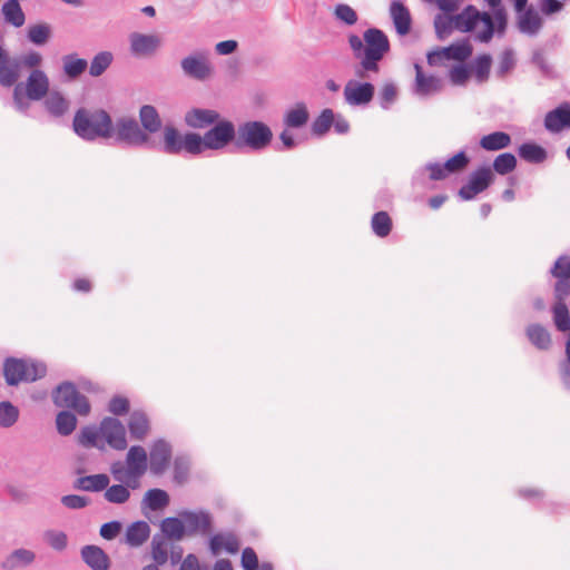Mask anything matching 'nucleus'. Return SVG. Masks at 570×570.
Instances as JSON below:
<instances>
[{
	"mask_svg": "<svg viewBox=\"0 0 570 570\" xmlns=\"http://www.w3.org/2000/svg\"><path fill=\"white\" fill-rule=\"evenodd\" d=\"M171 459V446L163 439L155 441L150 448V472L155 475L163 474Z\"/></svg>",
	"mask_w": 570,
	"mask_h": 570,
	"instance_id": "obj_17",
	"label": "nucleus"
},
{
	"mask_svg": "<svg viewBox=\"0 0 570 570\" xmlns=\"http://www.w3.org/2000/svg\"><path fill=\"white\" fill-rule=\"evenodd\" d=\"M390 14L399 35L404 36L411 29V14L409 9L400 1H393L390 7Z\"/></svg>",
	"mask_w": 570,
	"mask_h": 570,
	"instance_id": "obj_25",
	"label": "nucleus"
},
{
	"mask_svg": "<svg viewBox=\"0 0 570 570\" xmlns=\"http://www.w3.org/2000/svg\"><path fill=\"white\" fill-rule=\"evenodd\" d=\"M52 400L58 407L71 409L81 416H87L91 411L87 396L79 393L71 382L59 384L52 392Z\"/></svg>",
	"mask_w": 570,
	"mask_h": 570,
	"instance_id": "obj_7",
	"label": "nucleus"
},
{
	"mask_svg": "<svg viewBox=\"0 0 570 570\" xmlns=\"http://www.w3.org/2000/svg\"><path fill=\"white\" fill-rule=\"evenodd\" d=\"M373 233L379 237H386L392 229V220L386 212H377L371 220Z\"/></svg>",
	"mask_w": 570,
	"mask_h": 570,
	"instance_id": "obj_47",
	"label": "nucleus"
},
{
	"mask_svg": "<svg viewBox=\"0 0 570 570\" xmlns=\"http://www.w3.org/2000/svg\"><path fill=\"white\" fill-rule=\"evenodd\" d=\"M46 542L56 551H62L67 548L68 537L62 531L48 530L45 532Z\"/></svg>",
	"mask_w": 570,
	"mask_h": 570,
	"instance_id": "obj_55",
	"label": "nucleus"
},
{
	"mask_svg": "<svg viewBox=\"0 0 570 570\" xmlns=\"http://www.w3.org/2000/svg\"><path fill=\"white\" fill-rule=\"evenodd\" d=\"M492 9V20L494 23V33L502 37L508 26V17L501 0H484Z\"/></svg>",
	"mask_w": 570,
	"mask_h": 570,
	"instance_id": "obj_34",
	"label": "nucleus"
},
{
	"mask_svg": "<svg viewBox=\"0 0 570 570\" xmlns=\"http://www.w3.org/2000/svg\"><path fill=\"white\" fill-rule=\"evenodd\" d=\"M109 476L104 473L86 475L78 478L73 488L81 491L99 492L109 485Z\"/></svg>",
	"mask_w": 570,
	"mask_h": 570,
	"instance_id": "obj_31",
	"label": "nucleus"
},
{
	"mask_svg": "<svg viewBox=\"0 0 570 570\" xmlns=\"http://www.w3.org/2000/svg\"><path fill=\"white\" fill-rule=\"evenodd\" d=\"M36 560V553L32 550L20 548L13 550L1 562L3 570H19L31 566Z\"/></svg>",
	"mask_w": 570,
	"mask_h": 570,
	"instance_id": "obj_22",
	"label": "nucleus"
},
{
	"mask_svg": "<svg viewBox=\"0 0 570 570\" xmlns=\"http://www.w3.org/2000/svg\"><path fill=\"white\" fill-rule=\"evenodd\" d=\"M348 45L354 58L358 61L355 67V76L360 79H368L370 73L380 72V62L390 51L387 36L377 28H368L363 38L357 35L348 36Z\"/></svg>",
	"mask_w": 570,
	"mask_h": 570,
	"instance_id": "obj_1",
	"label": "nucleus"
},
{
	"mask_svg": "<svg viewBox=\"0 0 570 570\" xmlns=\"http://www.w3.org/2000/svg\"><path fill=\"white\" fill-rule=\"evenodd\" d=\"M19 419V409L9 401L0 402V426H13Z\"/></svg>",
	"mask_w": 570,
	"mask_h": 570,
	"instance_id": "obj_51",
	"label": "nucleus"
},
{
	"mask_svg": "<svg viewBox=\"0 0 570 570\" xmlns=\"http://www.w3.org/2000/svg\"><path fill=\"white\" fill-rule=\"evenodd\" d=\"M160 528L166 539L181 540L186 533L181 518H166L163 520Z\"/></svg>",
	"mask_w": 570,
	"mask_h": 570,
	"instance_id": "obj_41",
	"label": "nucleus"
},
{
	"mask_svg": "<svg viewBox=\"0 0 570 570\" xmlns=\"http://www.w3.org/2000/svg\"><path fill=\"white\" fill-rule=\"evenodd\" d=\"M141 129L147 134H156L161 129V118L157 109L151 105H144L139 109Z\"/></svg>",
	"mask_w": 570,
	"mask_h": 570,
	"instance_id": "obj_27",
	"label": "nucleus"
},
{
	"mask_svg": "<svg viewBox=\"0 0 570 570\" xmlns=\"http://www.w3.org/2000/svg\"><path fill=\"white\" fill-rule=\"evenodd\" d=\"M209 547L214 554H218L222 550L236 553L239 550V541L233 533H219L210 538Z\"/></svg>",
	"mask_w": 570,
	"mask_h": 570,
	"instance_id": "obj_30",
	"label": "nucleus"
},
{
	"mask_svg": "<svg viewBox=\"0 0 570 570\" xmlns=\"http://www.w3.org/2000/svg\"><path fill=\"white\" fill-rule=\"evenodd\" d=\"M56 425L60 435H70L77 426V417L69 411H61L56 417Z\"/></svg>",
	"mask_w": 570,
	"mask_h": 570,
	"instance_id": "obj_50",
	"label": "nucleus"
},
{
	"mask_svg": "<svg viewBox=\"0 0 570 570\" xmlns=\"http://www.w3.org/2000/svg\"><path fill=\"white\" fill-rule=\"evenodd\" d=\"M100 433L106 442L115 450L127 448L126 429L116 417H105L100 423Z\"/></svg>",
	"mask_w": 570,
	"mask_h": 570,
	"instance_id": "obj_13",
	"label": "nucleus"
},
{
	"mask_svg": "<svg viewBox=\"0 0 570 570\" xmlns=\"http://www.w3.org/2000/svg\"><path fill=\"white\" fill-rule=\"evenodd\" d=\"M518 26L521 32L527 33L529 36H534L541 29L542 20L540 16L533 10H523L522 14L519 18Z\"/></svg>",
	"mask_w": 570,
	"mask_h": 570,
	"instance_id": "obj_35",
	"label": "nucleus"
},
{
	"mask_svg": "<svg viewBox=\"0 0 570 570\" xmlns=\"http://www.w3.org/2000/svg\"><path fill=\"white\" fill-rule=\"evenodd\" d=\"M144 503H146L150 510L158 511L168 505L169 495L161 489H151L146 492Z\"/></svg>",
	"mask_w": 570,
	"mask_h": 570,
	"instance_id": "obj_43",
	"label": "nucleus"
},
{
	"mask_svg": "<svg viewBox=\"0 0 570 570\" xmlns=\"http://www.w3.org/2000/svg\"><path fill=\"white\" fill-rule=\"evenodd\" d=\"M493 178L494 176L490 167L483 166L478 168L470 175L468 184L460 188V197L464 200L473 199L491 185Z\"/></svg>",
	"mask_w": 570,
	"mask_h": 570,
	"instance_id": "obj_11",
	"label": "nucleus"
},
{
	"mask_svg": "<svg viewBox=\"0 0 570 570\" xmlns=\"http://www.w3.org/2000/svg\"><path fill=\"white\" fill-rule=\"evenodd\" d=\"M517 167V158L511 153H503L493 160L492 168L499 175H508Z\"/></svg>",
	"mask_w": 570,
	"mask_h": 570,
	"instance_id": "obj_49",
	"label": "nucleus"
},
{
	"mask_svg": "<svg viewBox=\"0 0 570 570\" xmlns=\"http://www.w3.org/2000/svg\"><path fill=\"white\" fill-rule=\"evenodd\" d=\"M20 78V61L0 46V85L13 86Z\"/></svg>",
	"mask_w": 570,
	"mask_h": 570,
	"instance_id": "obj_16",
	"label": "nucleus"
},
{
	"mask_svg": "<svg viewBox=\"0 0 570 570\" xmlns=\"http://www.w3.org/2000/svg\"><path fill=\"white\" fill-rule=\"evenodd\" d=\"M51 36V28L47 23L31 24L28 28L27 38L36 46H43Z\"/></svg>",
	"mask_w": 570,
	"mask_h": 570,
	"instance_id": "obj_45",
	"label": "nucleus"
},
{
	"mask_svg": "<svg viewBox=\"0 0 570 570\" xmlns=\"http://www.w3.org/2000/svg\"><path fill=\"white\" fill-rule=\"evenodd\" d=\"M511 145V136L504 131H494L480 139V147L487 151H497Z\"/></svg>",
	"mask_w": 570,
	"mask_h": 570,
	"instance_id": "obj_32",
	"label": "nucleus"
},
{
	"mask_svg": "<svg viewBox=\"0 0 570 570\" xmlns=\"http://www.w3.org/2000/svg\"><path fill=\"white\" fill-rule=\"evenodd\" d=\"M544 126L551 132H558L570 127V105L564 104L549 111L544 117Z\"/></svg>",
	"mask_w": 570,
	"mask_h": 570,
	"instance_id": "obj_23",
	"label": "nucleus"
},
{
	"mask_svg": "<svg viewBox=\"0 0 570 570\" xmlns=\"http://www.w3.org/2000/svg\"><path fill=\"white\" fill-rule=\"evenodd\" d=\"M108 411L114 415H124L129 411V401L127 397L116 395L108 404Z\"/></svg>",
	"mask_w": 570,
	"mask_h": 570,
	"instance_id": "obj_61",
	"label": "nucleus"
},
{
	"mask_svg": "<svg viewBox=\"0 0 570 570\" xmlns=\"http://www.w3.org/2000/svg\"><path fill=\"white\" fill-rule=\"evenodd\" d=\"M87 67V60L79 58L77 53H69L62 57L63 73L71 80L82 75Z\"/></svg>",
	"mask_w": 570,
	"mask_h": 570,
	"instance_id": "obj_33",
	"label": "nucleus"
},
{
	"mask_svg": "<svg viewBox=\"0 0 570 570\" xmlns=\"http://www.w3.org/2000/svg\"><path fill=\"white\" fill-rule=\"evenodd\" d=\"M195 132L180 134L174 126L167 125L163 130V141L160 149L168 155H180L183 153L189 155H198L197 147H194Z\"/></svg>",
	"mask_w": 570,
	"mask_h": 570,
	"instance_id": "obj_9",
	"label": "nucleus"
},
{
	"mask_svg": "<svg viewBox=\"0 0 570 570\" xmlns=\"http://www.w3.org/2000/svg\"><path fill=\"white\" fill-rule=\"evenodd\" d=\"M220 120V115L214 109L193 108L185 115V122L188 127L204 129Z\"/></svg>",
	"mask_w": 570,
	"mask_h": 570,
	"instance_id": "obj_21",
	"label": "nucleus"
},
{
	"mask_svg": "<svg viewBox=\"0 0 570 570\" xmlns=\"http://www.w3.org/2000/svg\"><path fill=\"white\" fill-rule=\"evenodd\" d=\"M236 128L230 120H218L208 129L204 136L196 134L194 139V147H197L198 155L203 154L206 149L222 150L230 142L235 144Z\"/></svg>",
	"mask_w": 570,
	"mask_h": 570,
	"instance_id": "obj_5",
	"label": "nucleus"
},
{
	"mask_svg": "<svg viewBox=\"0 0 570 570\" xmlns=\"http://www.w3.org/2000/svg\"><path fill=\"white\" fill-rule=\"evenodd\" d=\"M375 88L371 82L350 80L344 87L345 101L351 106H364L372 101Z\"/></svg>",
	"mask_w": 570,
	"mask_h": 570,
	"instance_id": "obj_12",
	"label": "nucleus"
},
{
	"mask_svg": "<svg viewBox=\"0 0 570 570\" xmlns=\"http://www.w3.org/2000/svg\"><path fill=\"white\" fill-rule=\"evenodd\" d=\"M180 66L187 77L199 81L210 78L214 72V67L206 51H197L183 58Z\"/></svg>",
	"mask_w": 570,
	"mask_h": 570,
	"instance_id": "obj_10",
	"label": "nucleus"
},
{
	"mask_svg": "<svg viewBox=\"0 0 570 570\" xmlns=\"http://www.w3.org/2000/svg\"><path fill=\"white\" fill-rule=\"evenodd\" d=\"M434 27L440 38L449 36L453 29L461 32L474 31L475 40L482 43L490 42L494 36V23L491 14L480 11L474 6L465 7L453 17L439 14L434 20Z\"/></svg>",
	"mask_w": 570,
	"mask_h": 570,
	"instance_id": "obj_2",
	"label": "nucleus"
},
{
	"mask_svg": "<svg viewBox=\"0 0 570 570\" xmlns=\"http://www.w3.org/2000/svg\"><path fill=\"white\" fill-rule=\"evenodd\" d=\"M308 118L307 108L301 102L285 114L284 124L288 128H301L307 124Z\"/></svg>",
	"mask_w": 570,
	"mask_h": 570,
	"instance_id": "obj_37",
	"label": "nucleus"
},
{
	"mask_svg": "<svg viewBox=\"0 0 570 570\" xmlns=\"http://www.w3.org/2000/svg\"><path fill=\"white\" fill-rule=\"evenodd\" d=\"M415 82L414 94L421 97H428L440 92L443 89L441 78L433 75H425L419 63L414 65Z\"/></svg>",
	"mask_w": 570,
	"mask_h": 570,
	"instance_id": "obj_19",
	"label": "nucleus"
},
{
	"mask_svg": "<svg viewBox=\"0 0 570 570\" xmlns=\"http://www.w3.org/2000/svg\"><path fill=\"white\" fill-rule=\"evenodd\" d=\"M47 367L43 363L31 360L9 357L3 364V375L8 385L20 382H33L45 376Z\"/></svg>",
	"mask_w": 570,
	"mask_h": 570,
	"instance_id": "obj_6",
	"label": "nucleus"
},
{
	"mask_svg": "<svg viewBox=\"0 0 570 570\" xmlns=\"http://www.w3.org/2000/svg\"><path fill=\"white\" fill-rule=\"evenodd\" d=\"M130 435L135 440H144L150 430L148 416L142 411H134L128 421Z\"/></svg>",
	"mask_w": 570,
	"mask_h": 570,
	"instance_id": "obj_29",
	"label": "nucleus"
},
{
	"mask_svg": "<svg viewBox=\"0 0 570 570\" xmlns=\"http://www.w3.org/2000/svg\"><path fill=\"white\" fill-rule=\"evenodd\" d=\"M472 46L469 42H461L442 48V53L446 60L464 61L472 55Z\"/></svg>",
	"mask_w": 570,
	"mask_h": 570,
	"instance_id": "obj_46",
	"label": "nucleus"
},
{
	"mask_svg": "<svg viewBox=\"0 0 570 570\" xmlns=\"http://www.w3.org/2000/svg\"><path fill=\"white\" fill-rule=\"evenodd\" d=\"M515 65L514 53L511 49H505L499 60V66L497 69L498 77H504L508 72H510Z\"/></svg>",
	"mask_w": 570,
	"mask_h": 570,
	"instance_id": "obj_59",
	"label": "nucleus"
},
{
	"mask_svg": "<svg viewBox=\"0 0 570 570\" xmlns=\"http://www.w3.org/2000/svg\"><path fill=\"white\" fill-rule=\"evenodd\" d=\"M170 543L165 537L155 535L151 540V558L154 564L164 566L168 561Z\"/></svg>",
	"mask_w": 570,
	"mask_h": 570,
	"instance_id": "obj_39",
	"label": "nucleus"
},
{
	"mask_svg": "<svg viewBox=\"0 0 570 570\" xmlns=\"http://www.w3.org/2000/svg\"><path fill=\"white\" fill-rule=\"evenodd\" d=\"M114 60L112 53L109 51H101L97 53L89 66V73L92 77L101 76L111 65Z\"/></svg>",
	"mask_w": 570,
	"mask_h": 570,
	"instance_id": "obj_48",
	"label": "nucleus"
},
{
	"mask_svg": "<svg viewBox=\"0 0 570 570\" xmlns=\"http://www.w3.org/2000/svg\"><path fill=\"white\" fill-rule=\"evenodd\" d=\"M150 535V527L146 521H136L126 529L125 543L137 548L147 541Z\"/></svg>",
	"mask_w": 570,
	"mask_h": 570,
	"instance_id": "obj_26",
	"label": "nucleus"
},
{
	"mask_svg": "<svg viewBox=\"0 0 570 570\" xmlns=\"http://www.w3.org/2000/svg\"><path fill=\"white\" fill-rule=\"evenodd\" d=\"M527 335L530 342L540 350H547L551 344L549 332L539 324L530 325L527 328Z\"/></svg>",
	"mask_w": 570,
	"mask_h": 570,
	"instance_id": "obj_42",
	"label": "nucleus"
},
{
	"mask_svg": "<svg viewBox=\"0 0 570 570\" xmlns=\"http://www.w3.org/2000/svg\"><path fill=\"white\" fill-rule=\"evenodd\" d=\"M550 272L556 278L570 279V257L567 255L559 256Z\"/></svg>",
	"mask_w": 570,
	"mask_h": 570,
	"instance_id": "obj_56",
	"label": "nucleus"
},
{
	"mask_svg": "<svg viewBox=\"0 0 570 570\" xmlns=\"http://www.w3.org/2000/svg\"><path fill=\"white\" fill-rule=\"evenodd\" d=\"M336 17L348 26H353L357 21V14L353 8L347 4H337L335 8Z\"/></svg>",
	"mask_w": 570,
	"mask_h": 570,
	"instance_id": "obj_62",
	"label": "nucleus"
},
{
	"mask_svg": "<svg viewBox=\"0 0 570 570\" xmlns=\"http://www.w3.org/2000/svg\"><path fill=\"white\" fill-rule=\"evenodd\" d=\"M83 562L92 570H108L109 557L98 546H85L81 549Z\"/></svg>",
	"mask_w": 570,
	"mask_h": 570,
	"instance_id": "obj_24",
	"label": "nucleus"
},
{
	"mask_svg": "<svg viewBox=\"0 0 570 570\" xmlns=\"http://www.w3.org/2000/svg\"><path fill=\"white\" fill-rule=\"evenodd\" d=\"M72 129L87 141L112 138V119L104 109L79 108L72 120Z\"/></svg>",
	"mask_w": 570,
	"mask_h": 570,
	"instance_id": "obj_3",
	"label": "nucleus"
},
{
	"mask_svg": "<svg viewBox=\"0 0 570 570\" xmlns=\"http://www.w3.org/2000/svg\"><path fill=\"white\" fill-rule=\"evenodd\" d=\"M49 78L41 69H33L24 82V94L30 100H41L49 90Z\"/></svg>",
	"mask_w": 570,
	"mask_h": 570,
	"instance_id": "obj_18",
	"label": "nucleus"
},
{
	"mask_svg": "<svg viewBox=\"0 0 570 570\" xmlns=\"http://www.w3.org/2000/svg\"><path fill=\"white\" fill-rule=\"evenodd\" d=\"M397 97V89L392 82L383 85L380 91V104L383 109H389Z\"/></svg>",
	"mask_w": 570,
	"mask_h": 570,
	"instance_id": "obj_60",
	"label": "nucleus"
},
{
	"mask_svg": "<svg viewBox=\"0 0 570 570\" xmlns=\"http://www.w3.org/2000/svg\"><path fill=\"white\" fill-rule=\"evenodd\" d=\"M48 112L53 117L63 116L69 109V101L58 91H52L45 100Z\"/></svg>",
	"mask_w": 570,
	"mask_h": 570,
	"instance_id": "obj_38",
	"label": "nucleus"
},
{
	"mask_svg": "<svg viewBox=\"0 0 570 570\" xmlns=\"http://www.w3.org/2000/svg\"><path fill=\"white\" fill-rule=\"evenodd\" d=\"M519 156L530 164H541L547 159V151L534 142H524L519 147Z\"/></svg>",
	"mask_w": 570,
	"mask_h": 570,
	"instance_id": "obj_36",
	"label": "nucleus"
},
{
	"mask_svg": "<svg viewBox=\"0 0 570 570\" xmlns=\"http://www.w3.org/2000/svg\"><path fill=\"white\" fill-rule=\"evenodd\" d=\"M557 283L554 285V297L557 302H564L567 297L570 295V279L566 278H557Z\"/></svg>",
	"mask_w": 570,
	"mask_h": 570,
	"instance_id": "obj_63",
	"label": "nucleus"
},
{
	"mask_svg": "<svg viewBox=\"0 0 570 570\" xmlns=\"http://www.w3.org/2000/svg\"><path fill=\"white\" fill-rule=\"evenodd\" d=\"M111 474L114 479L118 482L125 483L128 488L131 489V484L134 483V478L131 476V472L129 471L126 462H115L110 468Z\"/></svg>",
	"mask_w": 570,
	"mask_h": 570,
	"instance_id": "obj_54",
	"label": "nucleus"
},
{
	"mask_svg": "<svg viewBox=\"0 0 570 570\" xmlns=\"http://www.w3.org/2000/svg\"><path fill=\"white\" fill-rule=\"evenodd\" d=\"M553 322L558 331L567 332L570 330V313L564 302H556L552 306Z\"/></svg>",
	"mask_w": 570,
	"mask_h": 570,
	"instance_id": "obj_44",
	"label": "nucleus"
},
{
	"mask_svg": "<svg viewBox=\"0 0 570 570\" xmlns=\"http://www.w3.org/2000/svg\"><path fill=\"white\" fill-rule=\"evenodd\" d=\"M242 566L245 570H256L258 559L256 552L252 548H245L242 553Z\"/></svg>",
	"mask_w": 570,
	"mask_h": 570,
	"instance_id": "obj_64",
	"label": "nucleus"
},
{
	"mask_svg": "<svg viewBox=\"0 0 570 570\" xmlns=\"http://www.w3.org/2000/svg\"><path fill=\"white\" fill-rule=\"evenodd\" d=\"M130 52L135 57H147L154 55L161 46L157 35L132 32L129 36Z\"/></svg>",
	"mask_w": 570,
	"mask_h": 570,
	"instance_id": "obj_14",
	"label": "nucleus"
},
{
	"mask_svg": "<svg viewBox=\"0 0 570 570\" xmlns=\"http://www.w3.org/2000/svg\"><path fill=\"white\" fill-rule=\"evenodd\" d=\"M334 121V112L332 109H324L321 115L313 121L312 131L322 136L328 131Z\"/></svg>",
	"mask_w": 570,
	"mask_h": 570,
	"instance_id": "obj_52",
	"label": "nucleus"
},
{
	"mask_svg": "<svg viewBox=\"0 0 570 570\" xmlns=\"http://www.w3.org/2000/svg\"><path fill=\"white\" fill-rule=\"evenodd\" d=\"M126 464L131 472L134 483L131 489L139 487V479L146 473L148 469V458L146 450L140 445H134L129 449L126 455Z\"/></svg>",
	"mask_w": 570,
	"mask_h": 570,
	"instance_id": "obj_15",
	"label": "nucleus"
},
{
	"mask_svg": "<svg viewBox=\"0 0 570 570\" xmlns=\"http://www.w3.org/2000/svg\"><path fill=\"white\" fill-rule=\"evenodd\" d=\"M112 137L116 141L131 147H141L149 142L150 138L132 117H120L112 122Z\"/></svg>",
	"mask_w": 570,
	"mask_h": 570,
	"instance_id": "obj_8",
	"label": "nucleus"
},
{
	"mask_svg": "<svg viewBox=\"0 0 570 570\" xmlns=\"http://www.w3.org/2000/svg\"><path fill=\"white\" fill-rule=\"evenodd\" d=\"M470 69L464 65L453 66L449 71V79L454 86H465L470 78Z\"/></svg>",
	"mask_w": 570,
	"mask_h": 570,
	"instance_id": "obj_57",
	"label": "nucleus"
},
{
	"mask_svg": "<svg viewBox=\"0 0 570 570\" xmlns=\"http://www.w3.org/2000/svg\"><path fill=\"white\" fill-rule=\"evenodd\" d=\"M469 164V158L464 151H460L444 163L448 175L461 171Z\"/></svg>",
	"mask_w": 570,
	"mask_h": 570,
	"instance_id": "obj_58",
	"label": "nucleus"
},
{
	"mask_svg": "<svg viewBox=\"0 0 570 570\" xmlns=\"http://www.w3.org/2000/svg\"><path fill=\"white\" fill-rule=\"evenodd\" d=\"M105 499L110 503L121 504L128 501L130 492L127 485L115 484L105 489Z\"/></svg>",
	"mask_w": 570,
	"mask_h": 570,
	"instance_id": "obj_53",
	"label": "nucleus"
},
{
	"mask_svg": "<svg viewBox=\"0 0 570 570\" xmlns=\"http://www.w3.org/2000/svg\"><path fill=\"white\" fill-rule=\"evenodd\" d=\"M1 13L6 23L20 28L26 22V14L18 0H7L1 7Z\"/></svg>",
	"mask_w": 570,
	"mask_h": 570,
	"instance_id": "obj_28",
	"label": "nucleus"
},
{
	"mask_svg": "<svg viewBox=\"0 0 570 570\" xmlns=\"http://www.w3.org/2000/svg\"><path fill=\"white\" fill-rule=\"evenodd\" d=\"M179 515L184 520L185 531L188 534H206L212 529V518L207 512L184 511Z\"/></svg>",
	"mask_w": 570,
	"mask_h": 570,
	"instance_id": "obj_20",
	"label": "nucleus"
},
{
	"mask_svg": "<svg viewBox=\"0 0 570 570\" xmlns=\"http://www.w3.org/2000/svg\"><path fill=\"white\" fill-rule=\"evenodd\" d=\"M273 140V131L268 125L259 120H248L238 125L236 129L235 148L261 153Z\"/></svg>",
	"mask_w": 570,
	"mask_h": 570,
	"instance_id": "obj_4",
	"label": "nucleus"
},
{
	"mask_svg": "<svg viewBox=\"0 0 570 570\" xmlns=\"http://www.w3.org/2000/svg\"><path fill=\"white\" fill-rule=\"evenodd\" d=\"M492 65V58L488 53L478 56L471 66V71L479 83H483L489 79Z\"/></svg>",
	"mask_w": 570,
	"mask_h": 570,
	"instance_id": "obj_40",
	"label": "nucleus"
}]
</instances>
